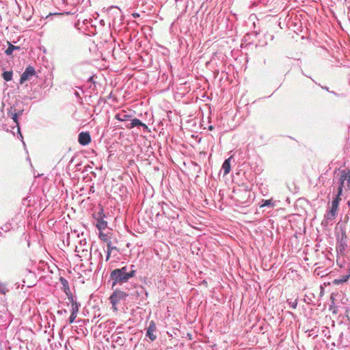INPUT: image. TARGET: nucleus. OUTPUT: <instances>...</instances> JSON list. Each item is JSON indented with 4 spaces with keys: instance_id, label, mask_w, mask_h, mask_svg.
I'll return each mask as SVG.
<instances>
[{
    "instance_id": "1",
    "label": "nucleus",
    "mask_w": 350,
    "mask_h": 350,
    "mask_svg": "<svg viewBox=\"0 0 350 350\" xmlns=\"http://www.w3.org/2000/svg\"><path fill=\"white\" fill-rule=\"evenodd\" d=\"M133 267L134 265H131V270L129 271L126 267L111 271L110 278L113 280V286L126 283L130 278L135 277V271L133 269Z\"/></svg>"
},
{
    "instance_id": "2",
    "label": "nucleus",
    "mask_w": 350,
    "mask_h": 350,
    "mask_svg": "<svg viewBox=\"0 0 350 350\" xmlns=\"http://www.w3.org/2000/svg\"><path fill=\"white\" fill-rule=\"evenodd\" d=\"M128 295L126 292L122 290H116L113 292V294L111 295L110 302L111 306H113V311H118V309L116 307V305L119 304V302L122 300H124L127 297Z\"/></svg>"
},
{
    "instance_id": "3",
    "label": "nucleus",
    "mask_w": 350,
    "mask_h": 350,
    "mask_svg": "<svg viewBox=\"0 0 350 350\" xmlns=\"http://www.w3.org/2000/svg\"><path fill=\"white\" fill-rule=\"evenodd\" d=\"M340 196L337 195V197L334 198L332 202H331V208L329 213H328L327 218L328 220H333L336 214L338 213V208L339 202H340Z\"/></svg>"
},
{
    "instance_id": "4",
    "label": "nucleus",
    "mask_w": 350,
    "mask_h": 350,
    "mask_svg": "<svg viewBox=\"0 0 350 350\" xmlns=\"http://www.w3.org/2000/svg\"><path fill=\"white\" fill-rule=\"evenodd\" d=\"M347 180L349 189H350V172H347L345 170L341 172L340 177V186H338V196L342 195V190H343L344 183Z\"/></svg>"
},
{
    "instance_id": "5",
    "label": "nucleus",
    "mask_w": 350,
    "mask_h": 350,
    "mask_svg": "<svg viewBox=\"0 0 350 350\" xmlns=\"http://www.w3.org/2000/svg\"><path fill=\"white\" fill-rule=\"evenodd\" d=\"M35 75V70L31 66H28L26 68L25 72L21 75L20 83L23 84L25 81L29 80L31 77Z\"/></svg>"
},
{
    "instance_id": "6",
    "label": "nucleus",
    "mask_w": 350,
    "mask_h": 350,
    "mask_svg": "<svg viewBox=\"0 0 350 350\" xmlns=\"http://www.w3.org/2000/svg\"><path fill=\"white\" fill-rule=\"evenodd\" d=\"M91 142L90 135L88 133L82 132L78 135V142L82 146H87Z\"/></svg>"
},
{
    "instance_id": "7",
    "label": "nucleus",
    "mask_w": 350,
    "mask_h": 350,
    "mask_svg": "<svg viewBox=\"0 0 350 350\" xmlns=\"http://www.w3.org/2000/svg\"><path fill=\"white\" fill-rule=\"evenodd\" d=\"M23 113L22 111H16V109L14 107H10L8 111V116L15 122L16 124L18 125V118L20 115Z\"/></svg>"
},
{
    "instance_id": "8",
    "label": "nucleus",
    "mask_w": 350,
    "mask_h": 350,
    "mask_svg": "<svg viewBox=\"0 0 350 350\" xmlns=\"http://www.w3.org/2000/svg\"><path fill=\"white\" fill-rule=\"evenodd\" d=\"M156 329V325L153 321H150L149 326H148L146 336L150 338V340L153 341L156 339V336L153 334Z\"/></svg>"
},
{
    "instance_id": "9",
    "label": "nucleus",
    "mask_w": 350,
    "mask_h": 350,
    "mask_svg": "<svg viewBox=\"0 0 350 350\" xmlns=\"http://www.w3.org/2000/svg\"><path fill=\"white\" fill-rule=\"evenodd\" d=\"M139 126H143L145 129H148V126L144 123L142 122V121L137 118L132 120L131 122L129 123V124L126 125V129H131L132 128H135Z\"/></svg>"
},
{
    "instance_id": "10",
    "label": "nucleus",
    "mask_w": 350,
    "mask_h": 350,
    "mask_svg": "<svg viewBox=\"0 0 350 350\" xmlns=\"http://www.w3.org/2000/svg\"><path fill=\"white\" fill-rule=\"evenodd\" d=\"M131 116L127 114L125 111H122L116 115L115 118L116 120L120 122H126L128 121Z\"/></svg>"
},
{
    "instance_id": "11",
    "label": "nucleus",
    "mask_w": 350,
    "mask_h": 350,
    "mask_svg": "<svg viewBox=\"0 0 350 350\" xmlns=\"http://www.w3.org/2000/svg\"><path fill=\"white\" fill-rule=\"evenodd\" d=\"M68 300L72 305L71 313H78L79 304L75 299H73L72 294H70L68 296Z\"/></svg>"
},
{
    "instance_id": "12",
    "label": "nucleus",
    "mask_w": 350,
    "mask_h": 350,
    "mask_svg": "<svg viewBox=\"0 0 350 350\" xmlns=\"http://www.w3.org/2000/svg\"><path fill=\"white\" fill-rule=\"evenodd\" d=\"M232 157L228 158L222 164V170H224V175H227L230 171V159Z\"/></svg>"
},
{
    "instance_id": "13",
    "label": "nucleus",
    "mask_w": 350,
    "mask_h": 350,
    "mask_svg": "<svg viewBox=\"0 0 350 350\" xmlns=\"http://www.w3.org/2000/svg\"><path fill=\"white\" fill-rule=\"evenodd\" d=\"M349 275H342L340 278H337L333 280L334 285H340L347 281H348Z\"/></svg>"
},
{
    "instance_id": "14",
    "label": "nucleus",
    "mask_w": 350,
    "mask_h": 350,
    "mask_svg": "<svg viewBox=\"0 0 350 350\" xmlns=\"http://www.w3.org/2000/svg\"><path fill=\"white\" fill-rule=\"evenodd\" d=\"M59 280H61L62 285L64 286V292L66 293L67 295H70V288H69V284L68 283L67 280H65L64 278H59Z\"/></svg>"
},
{
    "instance_id": "15",
    "label": "nucleus",
    "mask_w": 350,
    "mask_h": 350,
    "mask_svg": "<svg viewBox=\"0 0 350 350\" xmlns=\"http://www.w3.org/2000/svg\"><path fill=\"white\" fill-rule=\"evenodd\" d=\"M8 47L7 50L5 51V53L7 55H11V54L13 53V51L14 50L19 49L18 46H16L15 45H13V44H10V42H8Z\"/></svg>"
},
{
    "instance_id": "16",
    "label": "nucleus",
    "mask_w": 350,
    "mask_h": 350,
    "mask_svg": "<svg viewBox=\"0 0 350 350\" xmlns=\"http://www.w3.org/2000/svg\"><path fill=\"white\" fill-rule=\"evenodd\" d=\"M96 227L100 230H104L107 227V221L103 219H98L97 223H96Z\"/></svg>"
},
{
    "instance_id": "17",
    "label": "nucleus",
    "mask_w": 350,
    "mask_h": 350,
    "mask_svg": "<svg viewBox=\"0 0 350 350\" xmlns=\"http://www.w3.org/2000/svg\"><path fill=\"white\" fill-rule=\"evenodd\" d=\"M2 77L4 80L7 81H10L12 79V72L11 71H5L2 74Z\"/></svg>"
},
{
    "instance_id": "18",
    "label": "nucleus",
    "mask_w": 350,
    "mask_h": 350,
    "mask_svg": "<svg viewBox=\"0 0 350 350\" xmlns=\"http://www.w3.org/2000/svg\"><path fill=\"white\" fill-rule=\"evenodd\" d=\"M273 205H274L273 202L272 201L271 199H270V200H267L264 201L263 204L262 205H260V207H266V206L273 207Z\"/></svg>"
},
{
    "instance_id": "19",
    "label": "nucleus",
    "mask_w": 350,
    "mask_h": 350,
    "mask_svg": "<svg viewBox=\"0 0 350 350\" xmlns=\"http://www.w3.org/2000/svg\"><path fill=\"white\" fill-rule=\"evenodd\" d=\"M107 251H109V253H111L112 251H117V247L115 246H113L111 245V241H108L107 243Z\"/></svg>"
},
{
    "instance_id": "20",
    "label": "nucleus",
    "mask_w": 350,
    "mask_h": 350,
    "mask_svg": "<svg viewBox=\"0 0 350 350\" xmlns=\"http://www.w3.org/2000/svg\"><path fill=\"white\" fill-rule=\"evenodd\" d=\"M6 292H8V289L5 284L0 282V294L5 295Z\"/></svg>"
},
{
    "instance_id": "21",
    "label": "nucleus",
    "mask_w": 350,
    "mask_h": 350,
    "mask_svg": "<svg viewBox=\"0 0 350 350\" xmlns=\"http://www.w3.org/2000/svg\"><path fill=\"white\" fill-rule=\"evenodd\" d=\"M98 237H100V239L104 242L108 243V241H109L107 238V235L101 232H100V234H98Z\"/></svg>"
},
{
    "instance_id": "22",
    "label": "nucleus",
    "mask_w": 350,
    "mask_h": 350,
    "mask_svg": "<svg viewBox=\"0 0 350 350\" xmlns=\"http://www.w3.org/2000/svg\"><path fill=\"white\" fill-rule=\"evenodd\" d=\"M76 317H77V313H71V315H70L69 317V323H72L75 322Z\"/></svg>"
},
{
    "instance_id": "23",
    "label": "nucleus",
    "mask_w": 350,
    "mask_h": 350,
    "mask_svg": "<svg viewBox=\"0 0 350 350\" xmlns=\"http://www.w3.org/2000/svg\"><path fill=\"white\" fill-rule=\"evenodd\" d=\"M111 253H109V251H107V256H106V261H108L109 258L111 257Z\"/></svg>"
},
{
    "instance_id": "24",
    "label": "nucleus",
    "mask_w": 350,
    "mask_h": 350,
    "mask_svg": "<svg viewBox=\"0 0 350 350\" xmlns=\"http://www.w3.org/2000/svg\"><path fill=\"white\" fill-rule=\"evenodd\" d=\"M62 13H54V14H49V15H62Z\"/></svg>"
}]
</instances>
